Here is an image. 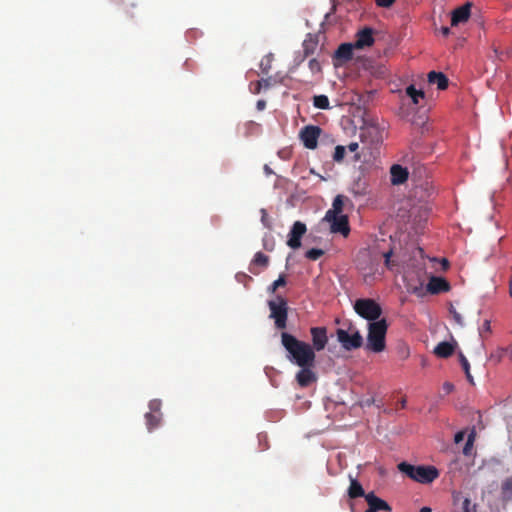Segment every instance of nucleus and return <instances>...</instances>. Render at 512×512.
Returning <instances> with one entry per match:
<instances>
[{"label": "nucleus", "instance_id": "30", "mask_svg": "<svg viewBox=\"0 0 512 512\" xmlns=\"http://www.w3.org/2000/svg\"><path fill=\"white\" fill-rule=\"evenodd\" d=\"M286 285V276L284 274H281L277 280H275L269 287L268 292L269 293H275V291L282 286Z\"/></svg>", "mask_w": 512, "mask_h": 512}, {"label": "nucleus", "instance_id": "21", "mask_svg": "<svg viewBox=\"0 0 512 512\" xmlns=\"http://www.w3.org/2000/svg\"><path fill=\"white\" fill-rule=\"evenodd\" d=\"M304 58L313 54L318 46V39L315 35L308 34L303 41Z\"/></svg>", "mask_w": 512, "mask_h": 512}, {"label": "nucleus", "instance_id": "34", "mask_svg": "<svg viewBox=\"0 0 512 512\" xmlns=\"http://www.w3.org/2000/svg\"><path fill=\"white\" fill-rule=\"evenodd\" d=\"M160 408H161V401L158 400V399H153L149 402V409H150V412L154 413V414H161L160 413Z\"/></svg>", "mask_w": 512, "mask_h": 512}, {"label": "nucleus", "instance_id": "33", "mask_svg": "<svg viewBox=\"0 0 512 512\" xmlns=\"http://www.w3.org/2000/svg\"><path fill=\"white\" fill-rule=\"evenodd\" d=\"M477 503H471L470 499L465 498L462 504L463 512H477Z\"/></svg>", "mask_w": 512, "mask_h": 512}, {"label": "nucleus", "instance_id": "41", "mask_svg": "<svg viewBox=\"0 0 512 512\" xmlns=\"http://www.w3.org/2000/svg\"><path fill=\"white\" fill-rule=\"evenodd\" d=\"M465 438V431H459L455 434L454 441L456 444L462 442Z\"/></svg>", "mask_w": 512, "mask_h": 512}, {"label": "nucleus", "instance_id": "50", "mask_svg": "<svg viewBox=\"0 0 512 512\" xmlns=\"http://www.w3.org/2000/svg\"><path fill=\"white\" fill-rule=\"evenodd\" d=\"M441 33L444 35V36H448L450 34V28L449 27H442L441 28Z\"/></svg>", "mask_w": 512, "mask_h": 512}, {"label": "nucleus", "instance_id": "48", "mask_svg": "<svg viewBox=\"0 0 512 512\" xmlns=\"http://www.w3.org/2000/svg\"><path fill=\"white\" fill-rule=\"evenodd\" d=\"M256 107L258 110H263L266 107V102L264 100H258Z\"/></svg>", "mask_w": 512, "mask_h": 512}, {"label": "nucleus", "instance_id": "19", "mask_svg": "<svg viewBox=\"0 0 512 512\" xmlns=\"http://www.w3.org/2000/svg\"><path fill=\"white\" fill-rule=\"evenodd\" d=\"M268 264H269V257L262 252H257L254 255V258L251 262V266H250L249 270L251 273L257 275L259 273V271H256L254 266H260L262 268H266L268 266Z\"/></svg>", "mask_w": 512, "mask_h": 512}, {"label": "nucleus", "instance_id": "51", "mask_svg": "<svg viewBox=\"0 0 512 512\" xmlns=\"http://www.w3.org/2000/svg\"><path fill=\"white\" fill-rule=\"evenodd\" d=\"M465 375H466L467 380H468L472 385H475L474 380H473V377H472V375H471L470 371H468V373H465Z\"/></svg>", "mask_w": 512, "mask_h": 512}, {"label": "nucleus", "instance_id": "24", "mask_svg": "<svg viewBox=\"0 0 512 512\" xmlns=\"http://www.w3.org/2000/svg\"><path fill=\"white\" fill-rule=\"evenodd\" d=\"M475 438H476V429H475V427H473L467 436L466 443L462 450V452L465 456H470L473 454V445H474Z\"/></svg>", "mask_w": 512, "mask_h": 512}, {"label": "nucleus", "instance_id": "55", "mask_svg": "<svg viewBox=\"0 0 512 512\" xmlns=\"http://www.w3.org/2000/svg\"><path fill=\"white\" fill-rule=\"evenodd\" d=\"M510 295H512V279L510 280Z\"/></svg>", "mask_w": 512, "mask_h": 512}, {"label": "nucleus", "instance_id": "37", "mask_svg": "<svg viewBox=\"0 0 512 512\" xmlns=\"http://www.w3.org/2000/svg\"><path fill=\"white\" fill-rule=\"evenodd\" d=\"M261 214H262V216H261V222H262V224H263L266 228L270 229V228H271V226H272V224H271V221H270V220H269V218H268V214H267L266 210H265V209H261Z\"/></svg>", "mask_w": 512, "mask_h": 512}, {"label": "nucleus", "instance_id": "1", "mask_svg": "<svg viewBox=\"0 0 512 512\" xmlns=\"http://www.w3.org/2000/svg\"><path fill=\"white\" fill-rule=\"evenodd\" d=\"M281 343L289 354V360L297 366H315L316 355L310 344L282 332Z\"/></svg>", "mask_w": 512, "mask_h": 512}, {"label": "nucleus", "instance_id": "40", "mask_svg": "<svg viewBox=\"0 0 512 512\" xmlns=\"http://www.w3.org/2000/svg\"><path fill=\"white\" fill-rule=\"evenodd\" d=\"M392 250H389L388 252H385L383 253V257L385 259V265L387 268H392V263H391V256H392Z\"/></svg>", "mask_w": 512, "mask_h": 512}, {"label": "nucleus", "instance_id": "18", "mask_svg": "<svg viewBox=\"0 0 512 512\" xmlns=\"http://www.w3.org/2000/svg\"><path fill=\"white\" fill-rule=\"evenodd\" d=\"M428 82L435 84L439 90H445L449 84V80L444 73L435 71L428 73Z\"/></svg>", "mask_w": 512, "mask_h": 512}, {"label": "nucleus", "instance_id": "4", "mask_svg": "<svg viewBox=\"0 0 512 512\" xmlns=\"http://www.w3.org/2000/svg\"><path fill=\"white\" fill-rule=\"evenodd\" d=\"M336 336L338 342L346 351L358 349L363 345V337L352 323H348L346 328L337 329Z\"/></svg>", "mask_w": 512, "mask_h": 512}, {"label": "nucleus", "instance_id": "26", "mask_svg": "<svg viewBox=\"0 0 512 512\" xmlns=\"http://www.w3.org/2000/svg\"><path fill=\"white\" fill-rule=\"evenodd\" d=\"M146 425L149 431L158 427L161 421V414H154L152 412H148L145 414Z\"/></svg>", "mask_w": 512, "mask_h": 512}, {"label": "nucleus", "instance_id": "17", "mask_svg": "<svg viewBox=\"0 0 512 512\" xmlns=\"http://www.w3.org/2000/svg\"><path fill=\"white\" fill-rule=\"evenodd\" d=\"M355 48L353 43L341 44L335 52V58L339 61L346 62L353 58V49Z\"/></svg>", "mask_w": 512, "mask_h": 512}, {"label": "nucleus", "instance_id": "16", "mask_svg": "<svg viewBox=\"0 0 512 512\" xmlns=\"http://www.w3.org/2000/svg\"><path fill=\"white\" fill-rule=\"evenodd\" d=\"M391 182L394 185L404 183L408 178V171L401 165L395 164L390 169Z\"/></svg>", "mask_w": 512, "mask_h": 512}, {"label": "nucleus", "instance_id": "14", "mask_svg": "<svg viewBox=\"0 0 512 512\" xmlns=\"http://www.w3.org/2000/svg\"><path fill=\"white\" fill-rule=\"evenodd\" d=\"M301 370L296 374L297 383L301 387H308L313 382H316L317 376L312 371L314 366H299Z\"/></svg>", "mask_w": 512, "mask_h": 512}, {"label": "nucleus", "instance_id": "53", "mask_svg": "<svg viewBox=\"0 0 512 512\" xmlns=\"http://www.w3.org/2000/svg\"><path fill=\"white\" fill-rule=\"evenodd\" d=\"M360 158H361V157H360V155H359L358 153H355V155H354V161H355V162H357V161H359V160H360Z\"/></svg>", "mask_w": 512, "mask_h": 512}, {"label": "nucleus", "instance_id": "22", "mask_svg": "<svg viewBox=\"0 0 512 512\" xmlns=\"http://www.w3.org/2000/svg\"><path fill=\"white\" fill-rule=\"evenodd\" d=\"M343 206H344V196L342 195H337L334 200H333V203H332V208L329 209L325 215H328V217L332 216L334 217V215H343L342 212H343Z\"/></svg>", "mask_w": 512, "mask_h": 512}, {"label": "nucleus", "instance_id": "5", "mask_svg": "<svg viewBox=\"0 0 512 512\" xmlns=\"http://www.w3.org/2000/svg\"><path fill=\"white\" fill-rule=\"evenodd\" d=\"M270 310V318L274 320L275 327L284 330L287 327L288 305L285 298L277 296L273 300L268 301Z\"/></svg>", "mask_w": 512, "mask_h": 512}, {"label": "nucleus", "instance_id": "31", "mask_svg": "<svg viewBox=\"0 0 512 512\" xmlns=\"http://www.w3.org/2000/svg\"><path fill=\"white\" fill-rule=\"evenodd\" d=\"M323 255L324 251L322 249L312 248L306 252L305 257L311 261H316Z\"/></svg>", "mask_w": 512, "mask_h": 512}, {"label": "nucleus", "instance_id": "6", "mask_svg": "<svg viewBox=\"0 0 512 512\" xmlns=\"http://www.w3.org/2000/svg\"><path fill=\"white\" fill-rule=\"evenodd\" d=\"M355 312L362 318L376 322L382 314L381 306L373 299L361 298L357 299L354 303Z\"/></svg>", "mask_w": 512, "mask_h": 512}, {"label": "nucleus", "instance_id": "46", "mask_svg": "<svg viewBox=\"0 0 512 512\" xmlns=\"http://www.w3.org/2000/svg\"><path fill=\"white\" fill-rule=\"evenodd\" d=\"M260 82H263V87L264 88H269L272 85L271 77L265 78V79H261Z\"/></svg>", "mask_w": 512, "mask_h": 512}, {"label": "nucleus", "instance_id": "13", "mask_svg": "<svg viewBox=\"0 0 512 512\" xmlns=\"http://www.w3.org/2000/svg\"><path fill=\"white\" fill-rule=\"evenodd\" d=\"M374 43L373 37V29L369 27H365L360 30L356 35V41L353 43L355 48L363 49L365 47H370Z\"/></svg>", "mask_w": 512, "mask_h": 512}, {"label": "nucleus", "instance_id": "39", "mask_svg": "<svg viewBox=\"0 0 512 512\" xmlns=\"http://www.w3.org/2000/svg\"><path fill=\"white\" fill-rule=\"evenodd\" d=\"M377 6L388 8L390 7L396 0H375Z\"/></svg>", "mask_w": 512, "mask_h": 512}, {"label": "nucleus", "instance_id": "35", "mask_svg": "<svg viewBox=\"0 0 512 512\" xmlns=\"http://www.w3.org/2000/svg\"><path fill=\"white\" fill-rule=\"evenodd\" d=\"M309 69L313 74L320 73L321 72V64L320 62L313 58L309 61Z\"/></svg>", "mask_w": 512, "mask_h": 512}, {"label": "nucleus", "instance_id": "32", "mask_svg": "<svg viewBox=\"0 0 512 512\" xmlns=\"http://www.w3.org/2000/svg\"><path fill=\"white\" fill-rule=\"evenodd\" d=\"M346 154V147L342 145H338L335 147V151L333 154V160L335 162H341Z\"/></svg>", "mask_w": 512, "mask_h": 512}, {"label": "nucleus", "instance_id": "7", "mask_svg": "<svg viewBox=\"0 0 512 512\" xmlns=\"http://www.w3.org/2000/svg\"><path fill=\"white\" fill-rule=\"evenodd\" d=\"M324 220L330 223L332 233H340L347 237L350 233L349 221L346 215H334V217L325 215Z\"/></svg>", "mask_w": 512, "mask_h": 512}, {"label": "nucleus", "instance_id": "12", "mask_svg": "<svg viewBox=\"0 0 512 512\" xmlns=\"http://www.w3.org/2000/svg\"><path fill=\"white\" fill-rule=\"evenodd\" d=\"M365 500L368 504V509L365 512H391L392 510L390 505L385 500L377 497L373 492L366 494Z\"/></svg>", "mask_w": 512, "mask_h": 512}, {"label": "nucleus", "instance_id": "23", "mask_svg": "<svg viewBox=\"0 0 512 512\" xmlns=\"http://www.w3.org/2000/svg\"><path fill=\"white\" fill-rule=\"evenodd\" d=\"M348 495L350 498L355 499L358 497H365V491L362 485L355 479H351L350 486L348 488Z\"/></svg>", "mask_w": 512, "mask_h": 512}, {"label": "nucleus", "instance_id": "28", "mask_svg": "<svg viewBox=\"0 0 512 512\" xmlns=\"http://www.w3.org/2000/svg\"><path fill=\"white\" fill-rule=\"evenodd\" d=\"M313 105L317 109H329V99L326 95H316L313 97Z\"/></svg>", "mask_w": 512, "mask_h": 512}, {"label": "nucleus", "instance_id": "54", "mask_svg": "<svg viewBox=\"0 0 512 512\" xmlns=\"http://www.w3.org/2000/svg\"><path fill=\"white\" fill-rule=\"evenodd\" d=\"M413 292H414V293H416V294H417V295H419V296H420V295H422V294H421V289H420V288H415Z\"/></svg>", "mask_w": 512, "mask_h": 512}, {"label": "nucleus", "instance_id": "25", "mask_svg": "<svg viewBox=\"0 0 512 512\" xmlns=\"http://www.w3.org/2000/svg\"><path fill=\"white\" fill-rule=\"evenodd\" d=\"M502 497L505 501L512 500V476L506 478L501 485Z\"/></svg>", "mask_w": 512, "mask_h": 512}, {"label": "nucleus", "instance_id": "36", "mask_svg": "<svg viewBox=\"0 0 512 512\" xmlns=\"http://www.w3.org/2000/svg\"><path fill=\"white\" fill-rule=\"evenodd\" d=\"M263 246L266 250L272 251L274 248V240L272 236H265L263 238Z\"/></svg>", "mask_w": 512, "mask_h": 512}, {"label": "nucleus", "instance_id": "49", "mask_svg": "<svg viewBox=\"0 0 512 512\" xmlns=\"http://www.w3.org/2000/svg\"><path fill=\"white\" fill-rule=\"evenodd\" d=\"M399 406V408L401 409H404L406 407V398H401L398 402H397V407Z\"/></svg>", "mask_w": 512, "mask_h": 512}, {"label": "nucleus", "instance_id": "44", "mask_svg": "<svg viewBox=\"0 0 512 512\" xmlns=\"http://www.w3.org/2000/svg\"><path fill=\"white\" fill-rule=\"evenodd\" d=\"M359 148V144L357 142H351L346 149H348L350 152H356Z\"/></svg>", "mask_w": 512, "mask_h": 512}, {"label": "nucleus", "instance_id": "29", "mask_svg": "<svg viewBox=\"0 0 512 512\" xmlns=\"http://www.w3.org/2000/svg\"><path fill=\"white\" fill-rule=\"evenodd\" d=\"M272 62H273L272 54H267L261 59L259 67L263 74L267 75L269 73V71L271 70V67H272Z\"/></svg>", "mask_w": 512, "mask_h": 512}, {"label": "nucleus", "instance_id": "47", "mask_svg": "<svg viewBox=\"0 0 512 512\" xmlns=\"http://www.w3.org/2000/svg\"><path fill=\"white\" fill-rule=\"evenodd\" d=\"M254 85H255L254 93H256V94L260 93V91L263 87V82H260V80H259Z\"/></svg>", "mask_w": 512, "mask_h": 512}, {"label": "nucleus", "instance_id": "2", "mask_svg": "<svg viewBox=\"0 0 512 512\" xmlns=\"http://www.w3.org/2000/svg\"><path fill=\"white\" fill-rule=\"evenodd\" d=\"M398 469L412 480L422 484L432 483L439 476V471L434 466H414L407 462H401Z\"/></svg>", "mask_w": 512, "mask_h": 512}, {"label": "nucleus", "instance_id": "9", "mask_svg": "<svg viewBox=\"0 0 512 512\" xmlns=\"http://www.w3.org/2000/svg\"><path fill=\"white\" fill-rule=\"evenodd\" d=\"M306 225L301 221H296L288 234L287 245L291 249H299L301 247V238L306 233Z\"/></svg>", "mask_w": 512, "mask_h": 512}, {"label": "nucleus", "instance_id": "43", "mask_svg": "<svg viewBox=\"0 0 512 512\" xmlns=\"http://www.w3.org/2000/svg\"><path fill=\"white\" fill-rule=\"evenodd\" d=\"M454 389V386L453 384L449 383V382H445L443 384V390L445 391L446 394H449L453 391Z\"/></svg>", "mask_w": 512, "mask_h": 512}, {"label": "nucleus", "instance_id": "20", "mask_svg": "<svg viewBox=\"0 0 512 512\" xmlns=\"http://www.w3.org/2000/svg\"><path fill=\"white\" fill-rule=\"evenodd\" d=\"M454 349H455V347L453 344H451L450 342H447V341H443V342H440L434 348V353L438 357L447 358L453 354Z\"/></svg>", "mask_w": 512, "mask_h": 512}, {"label": "nucleus", "instance_id": "45", "mask_svg": "<svg viewBox=\"0 0 512 512\" xmlns=\"http://www.w3.org/2000/svg\"><path fill=\"white\" fill-rule=\"evenodd\" d=\"M482 330L491 333V323L489 320H485L482 325Z\"/></svg>", "mask_w": 512, "mask_h": 512}, {"label": "nucleus", "instance_id": "8", "mask_svg": "<svg viewBox=\"0 0 512 512\" xmlns=\"http://www.w3.org/2000/svg\"><path fill=\"white\" fill-rule=\"evenodd\" d=\"M321 134V128L318 126H305L300 132V138L304 146L308 149H315L318 144V138Z\"/></svg>", "mask_w": 512, "mask_h": 512}, {"label": "nucleus", "instance_id": "3", "mask_svg": "<svg viewBox=\"0 0 512 512\" xmlns=\"http://www.w3.org/2000/svg\"><path fill=\"white\" fill-rule=\"evenodd\" d=\"M388 324L386 319L370 322L368 325L367 349L375 353L382 352L386 347V333Z\"/></svg>", "mask_w": 512, "mask_h": 512}, {"label": "nucleus", "instance_id": "15", "mask_svg": "<svg viewBox=\"0 0 512 512\" xmlns=\"http://www.w3.org/2000/svg\"><path fill=\"white\" fill-rule=\"evenodd\" d=\"M450 289L449 283L442 277L433 276L430 278L426 291L430 294H439L442 292H447Z\"/></svg>", "mask_w": 512, "mask_h": 512}, {"label": "nucleus", "instance_id": "11", "mask_svg": "<svg viewBox=\"0 0 512 512\" xmlns=\"http://www.w3.org/2000/svg\"><path fill=\"white\" fill-rule=\"evenodd\" d=\"M472 5L471 2H466L464 5L454 9L451 13V25L458 26L466 23L470 18Z\"/></svg>", "mask_w": 512, "mask_h": 512}, {"label": "nucleus", "instance_id": "42", "mask_svg": "<svg viewBox=\"0 0 512 512\" xmlns=\"http://www.w3.org/2000/svg\"><path fill=\"white\" fill-rule=\"evenodd\" d=\"M451 313L453 314V318L456 321V323L462 325L463 323L460 314L455 309H451Z\"/></svg>", "mask_w": 512, "mask_h": 512}, {"label": "nucleus", "instance_id": "27", "mask_svg": "<svg viewBox=\"0 0 512 512\" xmlns=\"http://www.w3.org/2000/svg\"><path fill=\"white\" fill-rule=\"evenodd\" d=\"M406 94L412 99L414 104H418L419 99L424 98V92L422 90H417L414 85H409L406 88Z\"/></svg>", "mask_w": 512, "mask_h": 512}, {"label": "nucleus", "instance_id": "38", "mask_svg": "<svg viewBox=\"0 0 512 512\" xmlns=\"http://www.w3.org/2000/svg\"><path fill=\"white\" fill-rule=\"evenodd\" d=\"M459 357H460V363H461V366H462L464 372L468 373V371H470V365H469L468 360L462 353H460Z\"/></svg>", "mask_w": 512, "mask_h": 512}, {"label": "nucleus", "instance_id": "10", "mask_svg": "<svg viewBox=\"0 0 512 512\" xmlns=\"http://www.w3.org/2000/svg\"><path fill=\"white\" fill-rule=\"evenodd\" d=\"M310 334L312 340L311 347L313 348V351H322L328 343L326 327H312L310 329Z\"/></svg>", "mask_w": 512, "mask_h": 512}, {"label": "nucleus", "instance_id": "52", "mask_svg": "<svg viewBox=\"0 0 512 512\" xmlns=\"http://www.w3.org/2000/svg\"><path fill=\"white\" fill-rule=\"evenodd\" d=\"M420 512H432V510H431V508H429V507H422V508L420 509Z\"/></svg>", "mask_w": 512, "mask_h": 512}]
</instances>
